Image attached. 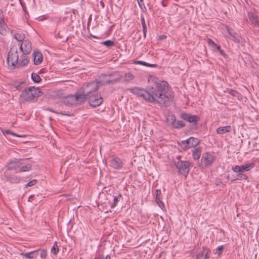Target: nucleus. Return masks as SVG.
<instances>
[{"label": "nucleus", "mask_w": 259, "mask_h": 259, "mask_svg": "<svg viewBox=\"0 0 259 259\" xmlns=\"http://www.w3.org/2000/svg\"><path fill=\"white\" fill-rule=\"evenodd\" d=\"M152 81L154 83L152 88L153 91V94H151V96L153 97L154 100L153 103H157L161 106H167L168 105L169 98L166 95L168 88V83L165 81L159 80L156 77H151Z\"/></svg>", "instance_id": "obj_1"}, {"label": "nucleus", "mask_w": 259, "mask_h": 259, "mask_svg": "<svg viewBox=\"0 0 259 259\" xmlns=\"http://www.w3.org/2000/svg\"><path fill=\"white\" fill-rule=\"evenodd\" d=\"M131 93L142 97L146 101L152 103L153 102V97L151 96V94H153V90L150 87H147L145 89L139 87H134L128 89Z\"/></svg>", "instance_id": "obj_2"}, {"label": "nucleus", "mask_w": 259, "mask_h": 259, "mask_svg": "<svg viewBox=\"0 0 259 259\" xmlns=\"http://www.w3.org/2000/svg\"><path fill=\"white\" fill-rule=\"evenodd\" d=\"M42 94L38 88L30 87L24 89L20 97L24 101H30L34 98H38Z\"/></svg>", "instance_id": "obj_3"}, {"label": "nucleus", "mask_w": 259, "mask_h": 259, "mask_svg": "<svg viewBox=\"0 0 259 259\" xmlns=\"http://www.w3.org/2000/svg\"><path fill=\"white\" fill-rule=\"evenodd\" d=\"M174 164L178 169V172L181 175L186 176L190 170V167L192 166V164L188 161H183L181 160V156L176 157L174 160Z\"/></svg>", "instance_id": "obj_4"}, {"label": "nucleus", "mask_w": 259, "mask_h": 259, "mask_svg": "<svg viewBox=\"0 0 259 259\" xmlns=\"http://www.w3.org/2000/svg\"><path fill=\"white\" fill-rule=\"evenodd\" d=\"M101 81H92L89 82L83 89V91L80 96H84V102L86 100L87 97L94 94V93H98L99 84Z\"/></svg>", "instance_id": "obj_5"}, {"label": "nucleus", "mask_w": 259, "mask_h": 259, "mask_svg": "<svg viewBox=\"0 0 259 259\" xmlns=\"http://www.w3.org/2000/svg\"><path fill=\"white\" fill-rule=\"evenodd\" d=\"M84 96H80L76 93L75 95H69L63 99V103L65 105H74L84 102Z\"/></svg>", "instance_id": "obj_6"}, {"label": "nucleus", "mask_w": 259, "mask_h": 259, "mask_svg": "<svg viewBox=\"0 0 259 259\" xmlns=\"http://www.w3.org/2000/svg\"><path fill=\"white\" fill-rule=\"evenodd\" d=\"M102 76L105 77L101 81V83L102 84L115 83L119 81L122 77L118 72H115L112 74H103Z\"/></svg>", "instance_id": "obj_7"}, {"label": "nucleus", "mask_w": 259, "mask_h": 259, "mask_svg": "<svg viewBox=\"0 0 259 259\" xmlns=\"http://www.w3.org/2000/svg\"><path fill=\"white\" fill-rule=\"evenodd\" d=\"M18 54L17 49L16 47H13L11 48L7 59V63L10 65L11 63L12 66H15L18 63Z\"/></svg>", "instance_id": "obj_8"}, {"label": "nucleus", "mask_w": 259, "mask_h": 259, "mask_svg": "<svg viewBox=\"0 0 259 259\" xmlns=\"http://www.w3.org/2000/svg\"><path fill=\"white\" fill-rule=\"evenodd\" d=\"M86 100H89L90 105L93 107L99 106L103 103V99L98 93L87 97Z\"/></svg>", "instance_id": "obj_9"}, {"label": "nucleus", "mask_w": 259, "mask_h": 259, "mask_svg": "<svg viewBox=\"0 0 259 259\" xmlns=\"http://www.w3.org/2000/svg\"><path fill=\"white\" fill-rule=\"evenodd\" d=\"M215 157L212 153L206 152L202 155L201 161L205 167H208L214 162Z\"/></svg>", "instance_id": "obj_10"}, {"label": "nucleus", "mask_w": 259, "mask_h": 259, "mask_svg": "<svg viewBox=\"0 0 259 259\" xmlns=\"http://www.w3.org/2000/svg\"><path fill=\"white\" fill-rule=\"evenodd\" d=\"M15 171L12 172L10 170H6L4 172V178L6 181L11 183H17L20 181V178L14 175Z\"/></svg>", "instance_id": "obj_11"}, {"label": "nucleus", "mask_w": 259, "mask_h": 259, "mask_svg": "<svg viewBox=\"0 0 259 259\" xmlns=\"http://www.w3.org/2000/svg\"><path fill=\"white\" fill-rule=\"evenodd\" d=\"M254 166V164L251 162L241 165H236L235 166H233L232 169L235 172H244L249 171L253 168Z\"/></svg>", "instance_id": "obj_12"}, {"label": "nucleus", "mask_w": 259, "mask_h": 259, "mask_svg": "<svg viewBox=\"0 0 259 259\" xmlns=\"http://www.w3.org/2000/svg\"><path fill=\"white\" fill-rule=\"evenodd\" d=\"M181 118L183 119L190 122L193 123V125L196 126L197 124V121L199 119V117L195 115H191L188 113H183L180 115Z\"/></svg>", "instance_id": "obj_13"}, {"label": "nucleus", "mask_w": 259, "mask_h": 259, "mask_svg": "<svg viewBox=\"0 0 259 259\" xmlns=\"http://www.w3.org/2000/svg\"><path fill=\"white\" fill-rule=\"evenodd\" d=\"M20 50L23 54H29L32 50L31 42L27 39L23 40L20 46Z\"/></svg>", "instance_id": "obj_14"}, {"label": "nucleus", "mask_w": 259, "mask_h": 259, "mask_svg": "<svg viewBox=\"0 0 259 259\" xmlns=\"http://www.w3.org/2000/svg\"><path fill=\"white\" fill-rule=\"evenodd\" d=\"M23 160L22 159H15L13 160L10 161L7 164V168L6 170H10L16 169V168L20 166V165L23 163L21 161Z\"/></svg>", "instance_id": "obj_15"}, {"label": "nucleus", "mask_w": 259, "mask_h": 259, "mask_svg": "<svg viewBox=\"0 0 259 259\" xmlns=\"http://www.w3.org/2000/svg\"><path fill=\"white\" fill-rule=\"evenodd\" d=\"M110 164L112 167L115 169H120L122 167L123 162L120 158L114 157L111 159Z\"/></svg>", "instance_id": "obj_16"}, {"label": "nucleus", "mask_w": 259, "mask_h": 259, "mask_svg": "<svg viewBox=\"0 0 259 259\" xmlns=\"http://www.w3.org/2000/svg\"><path fill=\"white\" fill-rule=\"evenodd\" d=\"M33 62L35 65H39L42 60V55L40 52L34 51L33 53Z\"/></svg>", "instance_id": "obj_17"}, {"label": "nucleus", "mask_w": 259, "mask_h": 259, "mask_svg": "<svg viewBox=\"0 0 259 259\" xmlns=\"http://www.w3.org/2000/svg\"><path fill=\"white\" fill-rule=\"evenodd\" d=\"M171 120H172L171 125L174 128H179L186 125L185 123L182 120L176 121L175 116L174 115L171 117Z\"/></svg>", "instance_id": "obj_18"}, {"label": "nucleus", "mask_w": 259, "mask_h": 259, "mask_svg": "<svg viewBox=\"0 0 259 259\" xmlns=\"http://www.w3.org/2000/svg\"><path fill=\"white\" fill-rule=\"evenodd\" d=\"M227 30L230 36L232 37L234 41L236 42H240V36L237 33L234 31L232 28L228 27H227Z\"/></svg>", "instance_id": "obj_19"}, {"label": "nucleus", "mask_w": 259, "mask_h": 259, "mask_svg": "<svg viewBox=\"0 0 259 259\" xmlns=\"http://www.w3.org/2000/svg\"><path fill=\"white\" fill-rule=\"evenodd\" d=\"M209 250L206 248H203L201 252H199L196 255V259H207Z\"/></svg>", "instance_id": "obj_20"}, {"label": "nucleus", "mask_w": 259, "mask_h": 259, "mask_svg": "<svg viewBox=\"0 0 259 259\" xmlns=\"http://www.w3.org/2000/svg\"><path fill=\"white\" fill-rule=\"evenodd\" d=\"M231 127L230 125H227L223 127H220L217 129V133L218 134L222 135L227 133L230 132Z\"/></svg>", "instance_id": "obj_21"}, {"label": "nucleus", "mask_w": 259, "mask_h": 259, "mask_svg": "<svg viewBox=\"0 0 259 259\" xmlns=\"http://www.w3.org/2000/svg\"><path fill=\"white\" fill-rule=\"evenodd\" d=\"M192 156L194 159H199L201 154V148L197 147L192 150Z\"/></svg>", "instance_id": "obj_22"}, {"label": "nucleus", "mask_w": 259, "mask_h": 259, "mask_svg": "<svg viewBox=\"0 0 259 259\" xmlns=\"http://www.w3.org/2000/svg\"><path fill=\"white\" fill-rule=\"evenodd\" d=\"M190 148L196 146L200 142L199 140L194 137H190L187 139Z\"/></svg>", "instance_id": "obj_23"}, {"label": "nucleus", "mask_w": 259, "mask_h": 259, "mask_svg": "<svg viewBox=\"0 0 259 259\" xmlns=\"http://www.w3.org/2000/svg\"><path fill=\"white\" fill-rule=\"evenodd\" d=\"M248 18L253 24L256 26H259V21L255 15L252 13H249Z\"/></svg>", "instance_id": "obj_24"}, {"label": "nucleus", "mask_w": 259, "mask_h": 259, "mask_svg": "<svg viewBox=\"0 0 259 259\" xmlns=\"http://www.w3.org/2000/svg\"><path fill=\"white\" fill-rule=\"evenodd\" d=\"M31 167L32 165L31 164H27L25 165L22 166L18 171L15 170V173L29 171L31 169Z\"/></svg>", "instance_id": "obj_25"}, {"label": "nucleus", "mask_w": 259, "mask_h": 259, "mask_svg": "<svg viewBox=\"0 0 259 259\" xmlns=\"http://www.w3.org/2000/svg\"><path fill=\"white\" fill-rule=\"evenodd\" d=\"M134 63L137 64L143 65L148 66V67H155L157 66V64H150V63H147V62L143 61H136L134 62Z\"/></svg>", "instance_id": "obj_26"}, {"label": "nucleus", "mask_w": 259, "mask_h": 259, "mask_svg": "<svg viewBox=\"0 0 259 259\" xmlns=\"http://www.w3.org/2000/svg\"><path fill=\"white\" fill-rule=\"evenodd\" d=\"M121 198V194H119L117 196H114L113 202L111 204V208H114L117 203L119 201V199Z\"/></svg>", "instance_id": "obj_27"}, {"label": "nucleus", "mask_w": 259, "mask_h": 259, "mask_svg": "<svg viewBox=\"0 0 259 259\" xmlns=\"http://www.w3.org/2000/svg\"><path fill=\"white\" fill-rule=\"evenodd\" d=\"M134 79V76L132 73L128 72L124 74V81L129 82Z\"/></svg>", "instance_id": "obj_28"}, {"label": "nucleus", "mask_w": 259, "mask_h": 259, "mask_svg": "<svg viewBox=\"0 0 259 259\" xmlns=\"http://www.w3.org/2000/svg\"><path fill=\"white\" fill-rule=\"evenodd\" d=\"M31 77L33 81L35 83H38L41 81L40 76L36 73H32Z\"/></svg>", "instance_id": "obj_29"}, {"label": "nucleus", "mask_w": 259, "mask_h": 259, "mask_svg": "<svg viewBox=\"0 0 259 259\" xmlns=\"http://www.w3.org/2000/svg\"><path fill=\"white\" fill-rule=\"evenodd\" d=\"M141 23L143 28L144 37H146L147 32V27L144 17L143 16L141 17Z\"/></svg>", "instance_id": "obj_30"}, {"label": "nucleus", "mask_w": 259, "mask_h": 259, "mask_svg": "<svg viewBox=\"0 0 259 259\" xmlns=\"http://www.w3.org/2000/svg\"><path fill=\"white\" fill-rule=\"evenodd\" d=\"M181 147L184 150H187L190 148L189 145L188 144V142L187 140L185 141H183L180 143Z\"/></svg>", "instance_id": "obj_31"}, {"label": "nucleus", "mask_w": 259, "mask_h": 259, "mask_svg": "<svg viewBox=\"0 0 259 259\" xmlns=\"http://www.w3.org/2000/svg\"><path fill=\"white\" fill-rule=\"evenodd\" d=\"M28 62H29V60L28 59L27 57H26L25 56H21V60L20 63V64L21 66H26L28 63Z\"/></svg>", "instance_id": "obj_32"}, {"label": "nucleus", "mask_w": 259, "mask_h": 259, "mask_svg": "<svg viewBox=\"0 0 259 259\" xmlns=\"http://www.w3.org/2000/svg\"><path fill=\"white\" fill-rule=\"evenodd\" d=\"M242 173L243 172H239L237 175L236 179H234V181L236 180H247L248 179V177Z\"/></svg>", "instance_id": "obj_33"}, {"label": "nucleus", "mask_w": 259, "mask_h": 259, "mask_svg": "<svg viewBox=\"0 0 259 259\" xmlns=\"http://www.w3.org/2000/svg\"><path fill=\"white\" fill-rule=\"evenodd\" d=\"M58 246H57V243L56 242H55L51 249V252L54 254H57V253H58Z\"/></svg>", "instance_id": "obj_34"}, {"label": "nucleus", "mask_w": 259, "mask_h": 259, "mask_svg": "<svg viewBox=\"0 0 259 259\" xmlns=\"http://www.w3.org/2000/svg\"><path fill=\"white\" fill-rule=\"evenodd\" d=\"M101 44H103L108 48H110L114 45V42L110 40H107L105 41L102 42Z\"/></svg>", "instance_id": "obj_35"}, {"label": "nucleus", "mask_w": 259, "mask_h": 259, "mask_svg": "<svg viewBox=\"0 0 259 259\" xmlns=\"http://www.w3.org/2000/svg\"><path fill=\"white\" fill-rule=\"evenodd\" d=\"M15 38L19 41L24 40V35L20 33H16L15 35Z\"/></svg>", "instance_id": "obj_36"}, {"label": "nucleus", "mask_w": 259, "mask_h": 259, "mask_svg": "<svg viewBox=\"0 0 259 259\" xmlns=\"http://www.w3.org/2000/svg\"><path fill=\"white\" fill-rule=\"evenodd\" d=\"M37 251H33L30 252H26L24 253H22V255L24 256L25 257L32 259L33 258V256L32 255V254L36 252Z\"/></svg>", "instance_id": "obj_37"}, {"label": "nucleus", "mask_w": 259, "mask_h": 259, "mask_svg": "<svg viewBox=\"0 0 259 259\" xmlns=\"http://www.w3.org/2000/svg\"><path fill=\"white\" fill-rule=\"evenodd\" d=\"M3 134L5 135V134H11L14 136H15V137H21V136H19L14 133H13L11 131L9 130H5L4 131H3Z\"/></svg>", "instance_id": "obj_38"}, {"label": "nucleus", "mask_w": 259, "mask_h": 259, "mask_svg": "<svg viewBox=\"0 0 259 259\" xmlns=\"http://www.w3.org/2000/svg\"><path fill=\"white\" fill-rule=\"evenodd\" d=\"M161 199H159V200H155L156 203H157L158 205L163 210L165 206L164 205V203L161 200Z\"/></svg>", "instance_id": "obj_39"}, {"label": "nucleus", "mask_w": 259, "mask_h": 259, "mask_svg": "<svg viewBox=\"0 0 259 259\" xmlns=\"http://www.w3.org/2000/svg\"><path fill=\"white\" fill-rule=\"evenodd\" d=\"M223 248V246H219L216 249L215 253L218 254V256H220L222 254Z\"/></svg>", "instance_id": "obj_40"}, {"label": "nucleus", "mask_w": 259, "mask_h": 259, "mask_svg": "<svg viewBox=\"0 0 259 259\" xmlns=\"http://www.w3.org/2000/svg\"><path fill=\"white\" fill-rule=\"evenodd\" d=\"M47 250L44 249L41 250L40 256L41 258L45 259L47 257Z\"/></svg>", "instance_id": "obj_41"}, {"label": "nucleus", "mask_w": 259, "mask_h": 259, "mask_svg": "<svg viewBox=\"0 0 259 259\" xmlns=\"http://www.w3.org/2000/svg\"><path fill=\"white\" fill-rule=\"evenodd\" d=\"M159 199H161V190L160 189H158V190H156L155 200H159Z\"/></svg>", "instance_id": "obj_42"}, {"label": "nucleus", "mask_w": 259, "mask_h": 259, "mask_svg": "<svg viewBox=\"0 0 259 259\" xmlns=\"http://www.w3.org/2000/svg\"><path fill=\"white\" fill-rule=\"evenodd\" d=\"M229 94L234 97H237L238 95H239L238 92L232 89L230 90Z\"/></svg>", "instance_id": "obj_43"}, {"label": "nucleus", "mask_w": 259, "mask_h": 259, "mask_svg": "<svg viewBox=\"0 0 259 259\" xmlns=\"http://www.w3.org/2000/svg\"><path fill=\"white\" fill-rule=\"evenodd\" d=\"M36 182H37V181L36 180H33L32 181H30L29 182H28L25 185V187H28V186H32L36 184Z\"/></svg>", "instance_id": "obj_44"}, {"label": "nucleus", "mask_w": 259, "mask_h": 259, "mask_svg": "<svg viewBox=\"0 0 259 259\" xmlns=\"http://www.w3.org/2000/svg\"><path fill=\"white\" fill-rule=\"evenodd\" d=\"M23 84V82H21L19 84L16 85L15 88L17 90H21L22 88V85Z\"/></svg>", "instance_id": "obj_45"}, {"label": "nucleus", "mask_w": 259, "mask_h": 259, "mask_svg": "<svg viewBox=\"0 0 259 259\" xmlns=\"http://www.w3.org/2000/svg\"><path fill=\"white\" fill-rule=\"evenodd\" d=\"M167 1L168 0H162L161 1V5L164 7H166L167 5Z\"/></svg>", "instance_id": "obj_46"}, {"label": "nucleus", "mask_w": 259, "mask_h": 259, "mask_svg": "<svg viewBox=\"0 0 259 259\" xmlns=\"http://www.w3.org/2000/svg\"><path fill=\"white\" fill-rule=\"evenodd\" d=\"M138 4H139V7L142 9V7L143 6L144 8H145V6H144V4L143 3H142V2H141V1H138Z\"/></svg>", "instance_id": "obj_47"}, {"label": "nucleus", "mask_w": 259, "mask_h": 259, "mask_svg": "<svg viewBox=\"0 0 259 259\" xmlns=\"http://www.w3.org/2000/svg\"><path fill=\"white\" fill-rule=\"evenodd\" d=\"M208 43L209 45H212L213 46L215 45V44L211 39H209L208 40Z\"/></svg>", "instance_id": "obj_48"}, {"label": "nucleus", "mask_w": 259, "mask_h": 259, "mask_svg": "<svg viewBox=\"0 0 259 259\" xmlns=\"http://www.w3.org/2000/svg\"><path fill=\"white\" fill-rule=\"evenodd\" d=\"M103 258H104V256L103 255H99L98 256H95L94 259H103Z\"/></svg>", "instance_id": "obj_49"}, {"label": "nucleus", "mask_w": 259, "mask_h": 259, "mask_svg": "<svg viewBox=\"0 0 259 259\" xmlns=\"http://www.w3.org/2000/svg\"><path fill=\"white\" fill-rule=\"evenodd\" d=\"M219 51L221 49V47L220 46H218L217 45V44H215L214 46Z\"/></svg>", "instance_id": "obj_50"}, {"label": "nucleus", "mask_w": 259, "mask_h": 259, "mask_svg": "<svg viewBox=\"0 0 259 259\" xmlns=\"http://www.w3.org/2000/svg\"><path fill=\"white\" fill-rule=\"evenodd\" d=\"M103 259H111L110 256L109 255H106L105 257H104Z\"/></svg>", "instance_id": "obj_51"}, {"label": "nucleus", "mask_w": 259, "mask_h": 259, "mask_svg": "<svg viewBox=\"0 0 259 259\" xmlns=\"http://www.w3.org/2000/svg\"><path fill=\"white\" fill-rule=\"evenodd\" d=\"M219 51H220V53L223 55L225 54L223 50H222L221 49L220 50H219Z\"/></svg>", "instance_id": "obj_52"}, {"label": "nucleus", "mask_w": 259, "mask_h": 259, "mask_svg": "<svg viewBox=\"0 0 259 259\" xmlns=\"http://www.w3.org/2000/svg\"><path fill=\"white\" fill-rule=\"evenodd\" d=\"M34 197V195H32L30 196L29 197L28 200L30 201V199L33 198Z\"/></svg>", "instance_id": "obj_53"}, {"label": "nucleus", "mask_w": 259, "mask_h": 259, "mask_svg": "<svg viewBox=\"0 0 259 259\" xmlns=\"http://www.w3.org/2000/svg\"><path fill=\"white\" fill-rule=\"evenodd\" d=\"M61 114L62 115H67V114H65V113L61 112Z\"/></svg>", "instance_id": "obj_54"}, {"label": "nucleus", "mask_w": 259, "mask_h": 259, "mask_svg": "<svg viewBox=\"0 0 259 259\" xmlns=\"http://www.w3.org/2000/svg\"><path fill=\"white\" fill-rule=\"evenodd\" d=\"M116 77V76H112V77H109V78H114V77Z\"/></svg>", "instance_id": "obj_55"}, {"label": "nucleus", "mask_w": 259, "mask_h": 259, "mask_svg": "<svg viewBox=\"0 0 259 259\" xmlns=\"http://www.w3.org/2000/svg\"><path fill=\"white\" fill-rule=\"evenodd\" d=\"M138 1H139V0H137ZM139 1H141V2H143V0H139Z\"/></svg>", "instance_id": "obj_56"}, {"label": "nucleus", "mask_w": 259, "mask_h": 259, "mask_svg": "<svg viewBox=\"0 0 259 259\" xmlns=\"http://www.w3.org/2000/svg\"><path fill=\"white\" fill-rule=\"evenodd\" d=\"M2 12V11L0 10V13Z\"/></svg>", "instance_id": "obj_57"}]
</instances>
